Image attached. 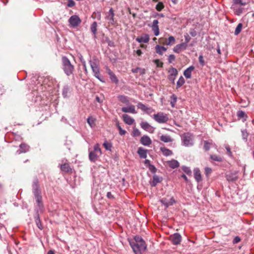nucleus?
I'll return each mask as SVG.
<instances>
[{
  "label": "nucleus",
  "instance_id": "obj_1",
  "mask_svg": "<svg viewBox=\"0 0 254 254\" xmlns=\"http://www.w3.org/2000/svg\"><path fill=\"white\" fill-rule=\"evenodd\" d=\"M134 241H129V245L135 254H142V252L146 249L147 245L141 237L136 235L134 237Z\"/></svg>",
  "mask_w": 254,
  "mask_h": 254
},
{
  "label": "nucleus",
  "instance_id": "obj_2",
  "mask_svg": "<svg viewBox=\"0 0 254 254\" xmlns=\"http://www.w3.org/2000/svg\"><path fill=\"white\" fill-rule=\"evenodd\" d=\"M62 69L67 76H69L73 74L74 66L65 56H63L62 58Z\"/></svg>",
  "mask_w": 254,
  "mask_h": 254
},
{
  "label": "nucleus",
  "instance_id": "obj_3",
  "mask_svg": "<svg viewBox=\"0 0 254 254\" xmlns=\"http://www.w3.org/2000/svg\"><path fill=\"white\" fill-rule=\"evenodd\" d=\"M32 191L35 197L36 202L39 206V209L43 207L42 202V196L41 195V190L39 189V181L37 179H35L32 185Z\"/></svg>",
  "mask_w": 254,
  "mask_h": 254
},
{
  "label": "nucleus",
  "instance_id": "obj_4",
  "mask_svg": "<svg viewBox=\"0 0 254 254\" xmlns=\"http://www.w3.org/2000/svg\"><path fill=\"white\" fill-rule=\"evenodd\" d=\"M101 154V148L99 147V144L97 143L94 145V150L89 152V159L91 162H95Z\"/></svg>",
  "mask_w": 254,
  "mask_h": 254
},
{
  "label": "nucleus",
  "instance_id": "obj_5",
  "mask_svg": "<svg viewBox=\"0 0 254 254\" xmlns=\"http://www.w3.org/2000/svg\"><path fill=\"white\" fill-rule=\"evenodd\" d=\"M182 140L183 145L188 147L193 145V136L190 132L185 133L182 135Z\"/></svg>",
  "mask_w": 254,
  "mask_h": 254
},
{
  "label": "nucleus",
  "instance_id": "obj_6",
  "mask_svg": "<svg viewBox=\"0 0 254 254\" xmlns=\"http://www.w3.org/2000/svg\"><path fill=\"white\" fill-rule=\"evenodd\" d=\"M153 119L159 124L166 123L169 121L168 115L163 112H158L154 114L153 117Z\"/></svg>",
  "mask_w": 254,
  "mask_h": 254
},
{
  "label": "nucleus",
  "instance_id": "obj_7",
  "mask_svg": "<svg viewBox=\"0 0 254 254\" xmlns=\"http://www.w3.org/2000/svg\"><path fill=\"white\" fill-rule=\"evenodd\" d=\"M69 26L75 28L77 27L81 22L79 17L77 15H73L70 17L68 20Z\"/></svg>",
  "mask_w": 254,
  "mask_h": 254
},
{
  "label": "nucleus",
  "instance_id": "obj_8",
  "mask_svg": "<svg viewBox=\"0 0 254 254\" xmlns=\"http://www.w3.org/2000/svg\"><path fill=\"white\" fill-rule=\"evenodd\" d=\"M159 201L165 206V208H168L176 202V201L173 197H171L170 199H168L166 197H163L160 199Z\"/></svg>",
  "mask_w": 254,
  "mask_h": 254
},
{
  "label": "nucleus",
  "instance_id": "obj_9",
  "mask_svg": "<svg viewBox=\"0 0 254 254\" xmlns=\"http://www.w3.org/2000/svg\"><path fill=\"white\" fill-rule=\"evenodd\" d=\"M140 126L142 128L145 130L149 132V133H153L155 130V128L150 125L146 122H142L140 124Z\"/></svg>",
  "mask_w": 254,
  "mask_h": 254
},
{
  "label": "nucleus",
  "instance_id": "obj_10",
  "mask_svg": "<svg viewBox=\"0 0 254 254\" xmlns=\"http://www.w3.org/2000/svg\"><path fill=\"white\" fill-rule=\"evenodd\" d=\"M226 178L228 182H235L238 179V172L235 171L226 174Z\"/></svg>",
  "mask_w": 254,
  "mask_h": 254
},
{
  "label": "nucleus",
  "instance_id": "obj_11",
  "mask_svg": "<svg viewBox=\"0 0 254 254\" xmlns=\"http://www.w3.org/2000/svg\"><path fill=\"white\" fill-rule=\"evenodd\" d=\"M158 20H154L151 25H149L152 29L155 36H157L159 34V28L158 26Z\"/></svg>",
  "mask_w": 254,
  "mask_h": 254
},
{
  "label": "nucleus",
  "instance_id": "obj_12",
  "mask_svg": "<svg viewBox=\"0 0 254 254\" xmlns=\"http://www.w3.org/2000/svg\"><path fill=\"white\" fill-rule=\"evenodd\" d=\"M188 47V45L186 43H182L179 44H177L176 46H175L173 48V51L175 53L179 54L182 51H184L187 49Z\"/></svg>",
  "mask_w": 254,
  "mask_h": 254
},
{
  "label": "nucleus",
  "instance_id": "obj_13",
  "mask_svg": "<svg viewBox=\"0 0 254 254\" xmlns=\"http://www.w3.org/2000/svg\"><path fill=\"white\" fill-rule=\"evenodd\" d=\"M114 12L112 8H111L108 12V14L106 16V19L109 20V22L111 25H114L115 21L114 19Z\"/></svg>",
  "mask_w": 254,
  "mask_h": 254
},
{
  "label": "nucleus",
  "instance_id": "obj_14",
  "mask_svg": "<svg viewBox=\"0 0 254 254\" xmlns=\"http://www.w3.org/2000/svg\"><path fill=\"white\" fill-rule=\"evenodd\" d=\"M171 240L174 245H178L182 240V236L179 233H175L171 236Z\"/></svg>",
  "mask_w": 254,
  "mask_h": 254
},
{
  "label": "nucleus",
  "instance_id": "obj_15",
  "mask_svg": "<svg viewBox=\"0 0 254 254\" xmlns=\"http://www.w3.org/2000/svg\"><path fill=\"white\" fill-rule=\"evenodd\" d=\"M122 111L124 113H129L133 114L137 113L135 110V106L133 105H129L128 107H123L122 108Z\"/></svg>",
  "mask_w": 254,
  "mask_h": 254
},
{
  "label": "nucleus",
  "instance_id": "obj_16",
  "mask_svg": "<svg viewBox=\"0 0 254 254\" xmlns=\"http://www.w3.org/2000/svg\"><path fill=\"white\" fill-rule=\"evenodd\" d=\"M140 143L144 145L148 146L152 143V140L150 138L146 135L142 136L140 140Z\"/></svg>",
  "mask_w": 254,
  "mask_h": 254
},
{
  "label": "nucleus",
  "instance_id": "obj_17",
  "mask_svg": "<svg viewBox=\"0 0 254 254\" xmlns=\"http://www.w3.org/2000/svg\"><path fill=\"white\" fill-rule=\"evenodd\" d=\"M149 36L147 34L142 35L141 36L136 38V41L138 43H147L149 41Z\"/></svg>",
  "mask_w": 254,
  "mask_h": 254
},
{
  "label": "nucleus",
  "instance_id": "obj_18",
  "mask_svg": "<svg viewBox=\"0 0 254 254\" xmlns=\"http://www.w3.org/2000/svg\"><path fill=\"white\" fill-rule=\"evenodd\" d=\"M124 122L128 125H131L134 122V120L127 114H124L122 116Z\"/></svg>",
  "mask_w": 254,
  "mask_h": 254
},
{
  "label": "nucleus",
  "instance_id": "obj_19",
  "mask_svg": "<svg viewBox=\"0 0 254 254\" xmlns=\"http://www.w3.org/2000/svg\"><path fill=\"white\" fill-rule=\"evenodd\" d=\"M20 149L17 150L16 153L20 154L22 153H26L29 150V146L25 143H21L19 145Z\"/></svg>",
  "mask_w": 254,
  "mask_h": 254
},
{
  "label": "nucleus",
  "instance_id": "obj_20",
  "mask_svg": "<svg viewBox=\"0 0 254 254\" xmlns=\"http://www.w3.org/2000/svg\"><path fill=\"white\" fill-rule=\"evenodd\" d=\"M107 70L111 81L117 84L119 82V80L115 73L110 68H107Z\"/></svg>",
  "mask_w": 254,
  "mask_h": 254
},
{
  "label": "nucleus",
  "instance_id": "obj_21",
  "mask_svg": "<svg viewBox=\"0 0 254 254\" xmlns=\"http://www.w3.org/2000/svg\"><path fill=\"white\" fill-rule=\"evenodd\" d=\"M194 67L192 65L189 66L184 72V75L187 79L190 78L191 72L194 70Z\"/></svg>",
  "mask_w": 254,
  "mask_h": 254
},
{
  "label": "nucleus",
  "instance_id": "obj_22",
  "mask_svg": "<svg viewBox=\"0 0 254 254\" xmlns=\"http://www.w3.org/2000/svg\"><path fill=\"white\" fill-rule=\"evenodd\" d=\"M231 8L233 9L234 13L237 15H240L244 10V8L242 7V6H232Z\"/></svg>",
  "mask_w": 254,
  "mask_h": 254
},
{
  "label": "nucleus",
  "instance_id": "obj_23",
  "mask_svg": "<svg viewBox=\"0 0 254 254\" xmlns=\"http://www.w3.org/2000/svg\"><path fill=\"white\" fill-rule=\"evenodd\" d=\"M248 3V0H233L232 6H245Z\"/></svg>",
  "mask_w": 254,
  "mask_h": 254
},
{
  "label": "nucleus",
  "instance_id": "obj_24",
  "mask_svg": "<svg viewBox=\"0 0 254 254\" xmlns=\"http://www.w3.org/2000/svg\"><path fill=\"white\" fill-rule=\"evenodd\" d=\"M162 181V178L155 175L153 176V181L150 182L152 187H155L158 183H160Z\"/></svg>",
  "mask_w": 254,
  "mask_h": 254
},
{
  "label": "nucleus",
  "instance_id": "obj_25",
  "mask_svg": "<svg viewBox=\"0 0 254 254\" xmlns=\"http://www.w3.org/2000/svg\"><path fill=\"white\" fill-rule=\"evenodd\" d=\"M96 119L93 116H89L87 119V122L91 128H94L96 126Z\"/></svg>",
  "mask_w": 254,
  "mask_h": 254
},
{
  "label": "nucleus",
  "instance_id": "obj_26",
  "mask_svg": "<svg viewBox=\"0 0 254 254\" xmlns=\"http://www.w3.org/2000/svg\"><path fill=\"white\" fill-rule=\"evenodd\" d=\"M137 153L141 158L145 159L147 157V150L142 147L138 149Z\"/></svg>",
  "mask_w": 254,
  "mask_h": 254
},
{
  "label": "nucleus",
  "instance_id": "obj_27",
  "mask_svg": "<svg viewBox=\"0 0 254 254\" xmlns=\"http://www.w3.org/2000/svg\"><path fill=\"white\" fill-rule=\"evenodd\" d=\"M168 165L172 169H175L179 167V163L177 160L173 159L167 162Z\"/></svg>",
  "mask_w": 254,
  "mask_h": 254
},
{
  "label": "nucleus",
  "instance_id": "obj_28",
  "mask_svg": "<svg viewBox=\"0 0 254 254\" xmlns=\"http://www.w3.org/2000/svg\"><path fill=\"white\" fill-rule=\"evenodd\" d=\"M156 52L160 55H162L163 53L167 51V48L164 46H161L159 45H157L155 47Z\"/></svg>",
  "mask_w": 254,
  "mask_h": 254
},
{
  "label": "nucleus",
  "instance_id": "obj_29",
  "mask_svg": "<svg viewBox=\"0 0 254 254\" xmlns=\"http://www.w3.org/2000/svg\"><path fill=\"white\" fill-rule=\"evenodd\" d=\"M194 177L197 182L201 180V175L199 170L198 168H195L193 170Z\"/></svg>",
  "mask_w": 254,
  "mask_h": 254
},
{
  "label": "nucleus",
  "instance_id": "obj_30",
  "mask_svg": "<svg viewBox=\"0 0 254 254\" xmlns=\"http://www.w3.org/2000/svg\"><path fill=\"white\" fill-rule=\"evenodd\" d=\"M160 139L162 141L165 143L172 142L173 141V139L171 138V137L167 134L162 135L160 136Z\"/></svg>",
  "mask_w": 254,
  "mask_h": 254
},
{
  "label": "nucleus",
  "instance_id": "obj_31",
  "mask_svg": "<svg viewBox=\"0 0 254 254\" xmlns=\"http://www.w3.org/2000/svg\"><path fill=\"white\" fill-rule=\"evenodd\" d=\"M118 99L124 104H128L129 103V98L127 96L120 95L118 96Z\"/></svg>",
  "mask_w": 254,
  "mask_h": 254
},
{
  "label": "nucleus",
  "instance_id": "obj_32",
  "mask_svg": "<svg viewBox=\"0 0 254 254\" xmlns=\"http://www.w3.org/2000/svg\"><path fill=\"white\" fill-rule=\"evenodd\" d=\"M89 64L93 73L100 71L99 68L97 65V64L96 63V62L90 61Z\"/></svg>",
  "mask_w": 254,
  "mask_h": 254
},
{
  "label": "nucleus",
  "instance_id": "obj_33",
  "mask_svg": "<svg viewBox=\"0 0 254 254\" xmlns=\"http://www.w3.org/2000/svg\"><path fill=\"white\" fill-rule=\"evenodd\" d=\"M97 23L96 21L93 22L90 26V30L93 35H94V37L95 38L96 37L97 34Z\"/></svg>",
  "mask_w": 254,
  "mask_h": 254
},
{
  "label": "nucleus",
  "instance_id": "obj_34",
  "mask_svg": "<svg viewBox=\"0 0 254 254\" xmlns=\"http://www.w3.org/2000/svg\"><path fill=\"white\" fill-rule=\"evenodd\" d=\"M210 158L212 160L214 161L221 162L223 161V157L216 154L211 155L210 156Z\"/></svg>",
  "mask_w": 254,
  "mask_h": 254
},
{
  "label": "nucleus",
  "instance_id": "obj_35",
  "mask_svg": "<svg viewBox=\"0 0 254 254\" xmlns=\"http://www.w3.org/2000/svg\"><path fill=\"white\" fill-rule=\"evenodd\" d=\"M160 150L163 154L165 156H170L173 154V152L171 150L165 147H161Z\"/></svg>",
  "mask_w": 254,
  "mask_h": 254
},
{
  "label": "nucleus",
  "instance_id": "obj_36",
  "mask_svg": "<svg viewBox=\"0 0 254 254\" xmlns=\"http://www.w3.org/2000/svg\"><path fill=\"white\" fill-rule=\"evenodd\" d=\"M61 169L62 171L68 172L71 170L69 165L67 163H64L61 165Z\"/></svg>",
  "mask_w": 254,
  "mask_h": 254
},
{
  "label": "nucleus",
  "instance_id": "obj_37",
  "mask_svg": "<svg viewBox=\"0 0 254 254\" xmlns=\"http://www.w3.org/2000/svg\"><path fill=\"white\" fill-rule=\"evenodd\" d=\"M35 222L37 226L39 228L40 230H42L43 229V226L40 219V217L39 215V214L37 213L36 214V216L35 217Z\"/></svg>",
  "mask_w": 254,
  "mask_h": 254
},
{
  "label": "nucleus",
  "instance_id": "obj_38",
  "mask_svg": "<svg viewBox=\"0 0 254 254\" xmlns=\"http://www.w3.org/2000/svg\"><path fill=\"white\" fill-rule=\"evenodd\" d=\"M237 116L239 118L243 119L245 121H246L247 118V115L246 114L245 112L242 110L238 111Z\"/></svg>",
  "mask_w": 254,
  "mask_h": 254
},
{
  "label": "nucleus",
  "instance_id": "obj_39",
  "mask_svg": "<svg viewBox=\"0 0 254 254\" xmlns=\"http://www.w3.org/2000/svg\"><path fill=\"white\" fill-rule=\"evenodd\" d=\"M185 82V80L182 76H181L177 82V88H180Z\"/></svg>",
  "mask_w": 254,
  "mask_h": 254
},
{
  "label": "nucleus",
  "instance_id": "obj_40",
  "mask_svg": "<svg viewBox=\"0 0 254 254\" xmlns=\"http://www.w3.org/2000/svg\"><path fill=\"white\" fill-rule=\"evenodd\" d=\"M137 107L138 109H140L142 111L145 113L147 108L148 107L145 104H143L141 102H138L137 104Z\"/></svg>",
  "mask_w": 254,
  "mask_h": 254
},
{
  "label": "nucleus",
  "instance_id": "obj_41",
  "mask_svg": "<svg viewBox=\"0 0 254 254\" xmlns=\"http://www.w3.org/2000/svg\"><path fill=\"white\" fill-rule=\"evenodd\" d=\"M137 107L138 109H140L142 111L145 113L147 108L148 107L145 104H143L141 102H138L137 104Z\"/></svg>",
  "mask_w": 254,
  "mask_h": 254
},
{
  "label": "nucleus",
  "instance_id": "obj_42",
  "mask_svg": "<svg viewBox=\"0 0 254 254\" xmlns=\"http://www.w3.org/2000/svg\"><path fill=\"white\" fill-rule=\"evenodd\" d=\"M171 101L170 102V104H171V106L173 108H174V107H175L176 103L177 102V97L175 94H173L171 96Z\"/></svg>",
  "mask_w": 254,
  "mask_h": 254
},
{
  "label": "nucleus",
  "instance_id": "obj_43",
  "mask_svg": "<svg viewBox=\"0 0 254 254\" xmlns=\"http://www.w3.org/2000/svg\"><path fill=\"white\" fill-rule=\"evenodd\" d=\"M69 91V87L67 85H65L64 86L63 89V96L64 98H66L67 97L68 93Z\"/></svg>",
  "mask_w": 254,
  "mask_h": 254
},
{
  "label": "nucleus",
  "instance_id": "obj_44",
  "mask_svg": "<svg viewBox=\"0 0 254 254\" xmlns=\"http://www.w3.org/2000/svg\"><path fill=\"white\" fill-rule=\"evenodd\" d=\"M131 71L133 73H137L139 72H140V74H143L145 73V69L138 67L135 68H132L131 69Z\"/></svg>",
  "mask_w": 254,
  "mask_h": 254
},
{
  "label": "nucleus",
  "instance_id": "obj_45",
  "mask_svg": "<svg viewBox=\"0 0 254 254\" xmlns=\"http://www.w3.org/2000/svg\"><path fill=\"white\" fill-rule=\"evenodd\" d=\"M243 27V24L241 23H240L238 24L237 26L236 27L234 34L235 35H238L241 31Z\"/></svg>",
  "mask_w": 254,
  "mask_h": 254
},
{
  "label": "nucleus",
  "instance_id": "obj_46",
  "mask_svg": "<svg viewBox=\"0 0 254 254\" xmlns=\"http://www.w3.org/2000/svg\"><path fill=\"white\" fill-rule=\"evenodd\" d=\"M175 43V38L172 36H170L169 37L166 44L167 45H172L174 44Z\"/></svg>",
  "mask_w": 254,
  "mask_h": 254
},
{
  "label": "nucleus",
  "instance_id": "obj_47",
  "mask_svg": "<svg viewBox=\"0 0 254 254\" xmlns=\"http://www.w3.org/2000/svg\"><path fill=\"white\" fill-rule=\"evenodd\" d=\"M169 72L170 73V74L169 76H176L178 74V71L174 67H172L170 69V70H169Z\"/></svg>",
  "mask_w": 254,
  "mask_h": 254
},
{
  "label": "nucleus",
  "instance_id": "obj_48",
  "mask_svg": "<svg viewBox=\"0 0 254 254\" xmlns=\"http://www.w3.org/2000/svg\"><path fill=\"white\" fill-rule=\"evenodd\" d=\"M103 145L105 147V148L107 150H111L112 147V145L111 143L108 142L107 141H105L104 142Z\"/></svg>",
  "mask_w": 254,
  "mask_h": 254
},
{
  "label": "nucleus",
  "instance_id": "obj_49",
  "mask_svg": "<svg viewBox=\"0 0 254 254\" xmlns=\"http://www.w3.org/2000/svg\"><path fill=\"white\" fill-rule=\"evenodd\" d=\"M182 169L183 170V171L187 175H190L191 174V171L189 167L183 166H182Z\"/></svg>",
  "mask_w": 254,
  "mask_h": 254
},
{
  "label": "nucleus",
  "instance_id": "obj_50",
  "mask_svg": "<svg viewBox=\"0 0 254 254\" xmlns=\"http://www.w3.org/2000/svg\"><path fill=\"white\" fill-rule=\"evenodd\" d=\"M164 7V5L162 2H159L156 5V9L158 11H161Z\"/></svg>",
  "mask_w": 254,
  "mask_h": 254
},
{
  "label": "nucleus",
  "instance_id": "obj_51",
  "mask_svg": "<svg viewBox=\"0 0 254 254\" xmlns=\"http://www.w3.org/2000/svg\"><path fill=\"white\" fill-rule=\"evenodd\" d=\"M132 135L133 137L138 136L140 135V132L139 130V129L137 128H133V131L132 133Z\"/></svg>",
  "mask_w": 254,
  "mask_h": 254
},
{
  "label": "nucleus",
  "instance_id": "obj_52",
  "mask_svg": "<svg viewBox=\"0 0 254 254\" xmlns=\"http://www.w3.org/2000/svg\"><path fill=\"white\" fill-rule=\"evenodd\" d=\"M198 61H199V63L202 66H203L205 63V62L203 60V56L202 54L200 55L199 56V57H198Z\"/></svg>",
  "mask_w": 254,
  "mask_h": 254
},
{
  "label": "nucleus",
  "instance_id": "obj_53",
  "mask_svg": "<svg viewBox=\"0 0 254 254\" xmlns=\"http://www.w3.org/2000/svg\"><path fill=\"white\" fill-rule=\"evenodd\" d=\"M154 63L156 65L157 67H161L163 66V63L160 62L159 60L156 59L154 60Z\"/></svg>",
  "mask_w": 254,
  "mask_h": 254
},
{
  "label": "nucleus",
  "instance_id": "obj_54",
  "mask_svg": "<svg viewBox=\"0 0 254 254\" xmlns=\"http://www.w3.org/2000/svg\"><path fill=\"white\" fill-rule=\"evenodd\" d=\"M176 59V57L174 55H170L168 57V62L171 64Z\"/></svg>",
  "mask_w": 254,
  "mask_h": 254
},
{
  "label": "nucleus",
  "instance_id": "obj_55",
  "mask_svg": "<svg viewBox=\"0 0 254 254\" xmlns=\"http://www.w3.org/2000/svg\"><path fill=\"white\" fill-rule=\"evenodd\" d=\"M184 37L185 41L184 43H186V44L188 45V43L190 41L191 38L188 33L184 35Z\"/></svg>",
  "mask_w": 254,
  "mask_h": 254
},
{
  "label": "nucleus",
  "instance_id": "obj_56",
  "mask_svg": "<svg viewBox=\"0 0 254 254\" xmlns=\"http://www.w3.org/2000/svg\"><path fill=\"white\" fill-rule=\"evenodd\" d=\"M155 112V110L151 107H148L145 112V113L147 115L151 116L152 113Z\"/></svg>",
  "mask_w": 254,
  "mask_h": 254
},
{
  "label": "nucleus",
  "instance_id": "obj_57",
  "mask_svg": "<svg viewBox=\"0 0 254 254\" xmlns=\"http://www.w3.org/2000/svg\"><path fill=\"white\" fill-rule=\"evenodd\" d=\"M148 168L152 173H155L156 172L157 169L153 165L149 164V166H148Z\"/></svg>",
  "mask_w": 254,
  "mask_h": 254
},
{
  "label": "nucleus",
  "instance_id": "obj_58",
  "mask_svg": "<svg viewBox=\"0 0 254 254\" xmlns=\"http://www.w3.org/2000/svg\"><path fill=\"white\" fill-rule=\"evenodd\" d=\"M204 148L206 151L210 149V143L207 141H204Z\"/></svg>",
  "mask_w": 254,
  "mask_h": 254
},
{
  "label": "nucleus",
  "instance_id": "obj_59",
  "mask_svg": "<svg viewBox=\"0 0 254 254\" xmlns=\"http://www.w3.org/2000/svg\"><path fill=\"white\" fill-rule=\"evenodd\" d=\"M75 4V2L73 0H68L67 6L69 7H72Z\"/></svg>",
  "mask_w": 254,
  "mask_h": 254
},
{
  "label": "nucleus",
  "instance_id": "obj_60",
  "mask_svg": "<svg viewBox=\"0 0 254 254\" xmlns=\"http://www.w3.org/2000/svg\"><path fill=\"white\" fill-rule=\"evenodd\" d=\"M225 148H226V149L227 150V153H228V155L230 156H232V152L231 151V149H230V147L228 145H226L225 146Z\"/></svg>",
  "mask_w": 254,
  "mask_h": 254
},
{
  "label": "nucleus",
  "instance_id": "obj_61",
  "mask_svg": "<svg viewBox=\"0 0 254 254\" xmlns=\"http://www.w3.org/2000/svg\"><path fill=\"white\" fill-rule=\"evenodd\" d=\"M190 34L192 37H195L197 34L196 31L194 29H191L190 32Z\"/></svg>",
  "mask_w": 254,
  "mask_h": 254
},
{
  "label": "nucleus",
  "instance_id": "obj_62",
  "mask_svg": "<svg viewBox=\"0 0 254 254\" xmlns=\"http://www.w3.org/2000/svg\"><path fill=\"white\" fill-rule=\"evenodd\" d=\"M241 241V239L238 236H236L235 237V238L234 239V240H233V243L234 244H236V243H239L240 241Z\"/></svg>",
  "mask_w": 254,
  "mask_h": 254
},
{
  "label": "nucleus",
  "instance_id": "obj_63",
  "mask_svg": "<svg viewBox=\"0 0 254 254\" xmlns=\"http://www.w3.org/2000/svg\"><path fill=\"white\" fill-rule=\"evenodd\" d=\"M107 197L109 198L113 199L114 198V197L113 195H112V193L111 192H108L107 193Z\"/></svg>",
  "mask_w": 254,
  "mask_h": 254
},
{
  "label": "nucleus",
  "instance_id": "obj_64",
  "mask_svg": "<svg viewBox=\"0 0 254 254\" xmlns=\"http://www.w3.org/2000/svg\"><path fill=\"white\" fill-rule=\"evenodd\" d=\"M211 171H212V170L210 168L206 167L205 168V173L206 175H208V174L211 173Z\"/></svg>",
  "mask_w": 254,
  "mask_h": 254
}]
</instances>
